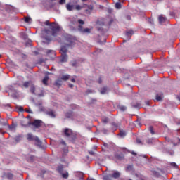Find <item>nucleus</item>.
Returning <instances> with one entry per match:
<instances>
[{
	"label": "nucleus",
	"instance_id": "nucleus-47",
	"mask_svg": "<svg viewBox=\"0 0 180 180\" xmlns=\"http://www.w3.org/2000/svg\"><path fill=\"white\" fill-rule=\"evenodd\" d=\"M98 84H102V78L101 77H100L98 79Z\"/></svg>",
	"mask_w": 180,
	"mask_h": 180
},
{
	"label": "nucleus",
	"instance_id": "nucleus-28",
	"mask_svg": "<svg viewBox=\"0 0 180 180\" xmlns=\"http://www.w3.org/2000/svg\"><path fill=\"white\" fill-rule=\"evenodd\" d=\"M25 23H30L32 22V18L30 17H25Z\"/></svg>",
	"mask_w": 180,
	"mask_h": 180
},
{
	"label": "nucleus",
	"instance_id": "nucleus-60",
	"mask_svg": "<svg viewBox=\"0 0 180 180\" xmlns=\"http://www.w3.org/2000/svg\"><path fill=\"white\" fill-rule=\"evenodd\" d=\"M104 146H105V147H106L108 146V144L107 143H104Z\"/></svg>",
	"mask_w": 180,
	"mask_h": 180
},
{
	"label": "nucleus",
	"instance_id": "nucleus-15",
	"mask_svg": "<svg viewBox=\"0 0 180 180\" xmlns=\"http://www.w3.org/2000/svg\"><path fill=\"white\" fill-rule=\"evenodd\" d=\"M68 51V49H67V46H63L60 49V53L61 54H67V52Z\"/></svg>",
	"mask_w": 180,
	"mask_h": 180
},
{
	"label": "nucleus",
	"instance_id": "nucleus-49",
	"mask_svg": "<svg viewBox=\"0 0 180 180\" xmlns=\"http://www.w3.org/2000/svg\"><path fill=\"white\" fill-rule=\"evenodd\" d=\"M8 89H11V91L13 90V86H9Z\"/></svg>",
	"mask_w": 180,
	"mask_h": 180
},
{
	"label": "nucleus",
	"instance_id": "nucleus-18",
	"mask_svg": "<svg viewBox=\"0 0 180 180\" xmlns=\"http://www.w3.org/2000/svg\"><path fill=\"white\" fill-rule=\"evenodd\" d=\"M57 171L58 172H59V174H63V172L64 171V166H63V165H60V166H58Z\"/></svg>",
	"mask_w": 180,
	"mask_h": 180
},
{
	"label": "nucleus",
	"instance_id": "nucleus-35",
	"mask_svg": "<svg viewBox=\"0 0 180 180\" xmlns=\"http://www.w3.org/2000/svg\"><path fill=\"white\" fill-rule=\"evenodd\" d=\"M132 169H133V165H128L126 169L127 171H131Z\"/></svg>",
	"mask_w": 180,
	"mask_h": 180
},
{
	"label": "nucleus",
	"instance_id": "nucleus-58",
	"mask_svg": "<svg viewBox=\"0 0 180 180\" xmlns=\"http://www.w3.org/2000/svg\"><path fill=\"white\" fill-rule=\"evenodd\" d=\"M100 9H103V6H100Z\"/></svg>",
	"mask_w": 180,
	"mask_h": 180
},
{
	"label": "nucleus",
	"instance_id": "nucleus-34",
	"mask_svg": "<svg viewBox=\"0 0 180 180\" xmlns=\"http://www.w3.org/2000/svg\"><path fill=\"white\" fill-rule=\"evenodd\" d=\"M149 131L151 133V134H155L154 128L153 126L149 127Z\"/></svg>",
	"mask_w": 180,
	"mask_h": 180
},
{
	"label": "nucleus",
	"instance_id": "nucleus-5",
	"mask_svg": "<svg viewBox=\"0 0 180 180\" xmlns=\"http://www.w3.org/2000/svg\"><path fill=\"white\" fill-rule=\"evenodd\" d=\"M41 123L43 122L40 120H34L33 122H32V125L36 127L37 129H39L41 126Z\"/></svg>",
	"mask_w": 180,
	"mask_h": 180
},
{
	"label": "nucleus",
	"instance_id": "nucleus-2",
	"mask_svg": "<svg viewBox=\"0 0 180 180\" xmlns=\"http://www.w3.org/2000/svg\"><path fill=\"white\" fill-rule=\"evenodd\" d=\"M63 133L65 136L67 137L70 141L75 143V141L77 140V134H75L74 131L70 128H65Z\"/></svg>",
	"mask_w": 180,
	"mask_h": 180
},
{
	"label": "nucleus",
	"instance_id": "nucleus-17",
	"mask_svg": "<svg viewBox=\"0 0 180 180\" xmlns=\"http://www.w3.org/2000/svg\"><path fill=\"white\" fill-rule=\"evenodd\" d=\"M72 116H73L72 111H69L65 113V117H67L68 119H71V117H72Z\"/></svg>",
	"mask_w": 180,
	"mask_h": 180
},
{
	"label": "nucleus",
	"instance_id": "nucleus-63",
	"mask_svg": "<svg viewBox=\"0 0 180 180\" xmlns=\"http://www.w3.org/2000/svg\"><path fill=\"white\" fill-rule=\"evenodd\" d=\"M1 131H2V128H0V133H1Z\"/></svg>",
	"mask_w": 180,
	"mask_h": 180
},
{
	"label": "nucleus",
	"instance_id": "nucleus-9",
	"mask_svg": "<svg viewBox=\"0 0 180 180\" xmlns=\"http://www.w3.org/2000/svg\"><path fill=\"white\" fill-rule=\"evenodd\" d=\"M132 34H134V32L132 30L127 31L125 34L127 40H130Z\"/></svg>",
	"mask_w": 180,
	"mask_h": 180
},
{
	"label": "nucleus",
	"instance_id": "nucleus-44",
	"mask_svg": "<svg viewBox=\"0 0 180 180\" xmlns=\"http://www.w3.org/2000/svg\"><path fill=\"white\" fill-rule=\"evenodd\" d=\"M18 110L19 112H23V107H19Z\"/></svg>",
	"mask_w": 180,
	"mask_h": 180
},
{
	"label": "nucleus",
	"instance_id": "nucleus-8",
	"mask_svg": "<svg viewBox=\"0 0 180 180\" xmlns=\"http://www.w3.org/2000/svg\"><path fill=\"white\" fill-rule=\"evenodd\" d=\"M120 172L115 171L113 172V174L112 175H109V176H110V178H114L115 179H117V178H120Z\"/></svg>",
	"mask_w": 180,
	"mask_h": 180
},
{
	"label": "nucleus",
	"instance_id": "nucleus-61",
	"mask_svg": "<svg viewBox=\"0 0 180 180\" xmlns=\"http://www.w3.org/2000/svg\"><path fill=\"white\" fill-rule=\"evenodd\" d=\"M89 154H94V152H89Z\"/></svg>",
	"mask_w": 180,
	"mask_h": 180
},
{
	"label": "nucleus",
	"instance_id": "nucleus-12",
	"mask_svg": "<svg viewBox=\"0 0 180 180\" xmlns=\"http://www.w3.org/2000/svg\"><path fill=\"white\" fill-rule=\"evenodd\" d=\"M66 8L68 11H74V9H75V6L70 4H66Z\"/></svg>",
	"mask_w": 180,
	"mask_h": 180
},
{
	"label": "nucleus",
	"instance_id": "nucleus-16",
	"mask_svg": "<svg viewBox=\"0 0 180 180\" xmlns=\"http://www.w3.org/2000/svg\"><path fill=\"white\" fill-rule=\"evenodd\" d=\"M167 20V18L162 15L159 16V23L162 25V23H164Z\"/></svg>",
	"mask_w": 180,
	"mask_h": 180
},
{
	"label": "nucleus",
	"instance_id": "nucleus-36",
	"mask_svg": "<svg viewBox=\"0 0 180 180\" xmlns=\"http://www.w3.org/2000/svg\"><path fill=\"white\" fill-rule=\"evenodd\" d=\"M102 122H103V123H108V122H109V118L108 117H103L102 119Z\"/></svg>",
	"mask_w": 180,
	"mask_h": 180
},
{
	"label": "nucleus",
	"instance_id": "nucleus-43",
	"mask_svg": "<svg viewBox=\"0 0 180 180\" xmlns=\"http://www.w3.org/2000/svg\"><path fill=\"white\" fill-rule=\"evenodd\" d=\"M148 22L150 23V25H154V20H151L150 18H149Z\"/></svg>",
	"mask_w": 180,
	"mask_h": 180
},
{
	"label": "nucleus",
	"instance_id": "nucleus-26",
	"mask_svg": "<svg viewBox=\"0 0 180 180\" xmlns=\"http://www.w3.org/2000/svg\"><path fill=\"white\" fill-rule=\"evenodd\" d=\"M42 105H43V102H41V101H39L36 103V106H39V108L41 109V110H44L43 108L41 107Z\"/></svg>",
	"mask_w": 180,
	"mask_h": 180
},
{
	"label": "nucleus",
	"instance_id": "nucleus-57",
	"mask_svg": "<svg viewBox=\"0 0 180 180\" xmlns=\"http://www.w3.org/2000/svg\"><path fill=\"white\" fill-rule=\"evenodd\" d=\"M112 22H113V20H112V19L110 20V25H112Z\"/></svg>",
	"mask_w": 180,
	"mask_h": 180
},
{
	"label": "nucleus",
	"instance_id": "nucleus-45",
	"mask_svg": "<svg viewBox=\"0 0 180 180\" xmlns=\"http://www.w3.org/2000/svg\"><path fill=\"white\" fill-rule=\"evenodd\" d=\"M45 25H46V26H49V25H50V21L46 20V21L45 22Z\"/></svg>",
	"mask_w": 180,
	"mask_h": 180
},
{
	"label": "nucleus",
	"instance_id": "nucleus-46",
	"mask_svg": "<svg viewBox=\"0 0 180 180\" xmlns=\"http://www.w3.org/2000/svg\"><path fill=\"white\" fill-rule=\"evenodd\" d=\"M136 143L138 144H141V141L140 139H136Z\"/></svg>",
	"mask_w": 180,
	"mask_h": 180
},
{
	"label": "nucleus",
	"instance_id": "nucleus-51",
	"mask_svg": "<svg viewBox=\"0 0 180 180\" xmlns=\"http://www.w3.org/2000/svg\"><path fill=\"white\" fill-rule=\"evenodd\" d=\"M69 88H74V84H69Z\"/></svg>",
	"mask_w": 180,
	"mask_h": 180
},
{
	"label": "nucleus",
	"instance_id": "nucleus-54",
	"mask_svg": "<svg viewBox=\"0 0 180 180\" xmlns=\"http://www.w3.org/2000/svg\"><path fill=\"white\" fill-rule=\"evenodd\" d=\"M71 82H75V79H71Z\"/></svg>",
	"mask_w": 180,
	"mask_h": 180
},
{
	"label": "nucleus",
	"instance_id": "nucleus-21",
	"mask_svg": "<svg viewBox=\"0 0 180 180\" xmlns=\"http://www.w3.org/2000/svg\"><path fill=\"white\" fill-rule=\"evenodd\" d=\"M47 82H49V76H46L42 80L44 85H49Z\"/></svg>",
	"mask_w": 180,
	"mask_h": 180
},
{
	"label": "nucleus",
	"instance_id": "nucleus-23",
	"mask_svg": "<svg viewBox=\"0 0 180 180\" xmlns=\"http://www.w3.org/2000/svg\"><path fill=\"white\" fill-rule=\"evenodd\" d=\"M30 92L31 94H34V95L36 94V87L33 84L30 87Z\"/></svg>",
	"mask_w": 180,
	"mask_h": 180
},
{
	"label": "nucleus",
	"instance_id": "nucleus-33",
	"mask_svg": "<svg viewBox=\"0 0 180 180\" xmlns=\"http://www.w3.org/2000/svg\"><path fill=\"white\" fill-rule=\"evenodd\" d=\"M30 84V83L29 82H25L24 84H23L24 88H29Z\"/></svg>",
	"mask_w": 180,
	"mask_h": 180
},
{
	"label": "nucleus",
	"instance_id": "nucleus-39",
	"mask_svg": "<svg viewBox=\"0 0 180 180\" xmlns=\"http://www.w3.org/2000/svg\"><path fill=\"white\" fill-rule=\"evenodd\" d=\"M172 167H174V168H178V165L175 162H172L171 163Z\"/></svg>",
	"mask_w": 180,
	"mask_h": 180
},
{
	"label": "nucleus",
	"instance_id": "nucleus-48",
	"mask_svg": "<svg viewBox=\"0 0 180 180\" xmlns=\"http://www.w3.org/2000/svg\"><path fill=\"white\" fill-rule=\"evenodd\" d=\"M72 65L73 67H75V65H77V62H76V61L73 62V63H72Z\"/></svg>",
	"mask_w": 180,
	"mask_h": 180
},
{
	"label": "nucleus",
	"instance_id": "nucleus-40",
	"mask_svg": "<svg viewBox=\"0 0 180 180\" xmlns=\"http://www.w3.org/2000/svg\"><path fill=\"white\" fill-rule=\"evenodd\" d=\"M60 144H62V146H67V143H65V141H64L63 139L60 141Z\"/></svg>",
	"mask_w": 180,
	"mask_h": 180
},
{
	"label": "nucleus",
	"instance_id": "nucleus-1",
	"mask_svg": "<svg viewBox=\"0 0 180 180\" xmlns=\"http://www.w3.org/2000/svg\"><path fill=\"white\" fill-rule=\"evenodd\" d=\"M50 29L51 31L50 30H45L43 35V39L48 43L53 40V37H57V36H58L60 26L55 22H52L50 25Z\"/></svg>",
	"mask_w": 180,
	"mask_h": 180
},
{
	"label": "nucleus",
	"instance_id": "nucleus-22",
	"mask_svg": "<svg viewBox=\"0 0 180 180\" xmlns=\"http://www.w3.org/2000/svg\"><path fill=\"white\" fill-rule=\"evenodd\" d=\"M108 91V87H106V86H104V87H103L102 89H101V94H102V95H105V94H106V92Z\"/></svg>",
	"mask_w": 180,
	"mask_h": 180
},
{
	"label": "nucleus",
	"instance_id": "nucleus-64",
	"mask_svg": "<svg viewBox=\"0 0 180 180\" xmlns=\"http://www.w3.org/2000/svg\"><path fill=\"white\" fill-rule=\"evenodd\" d=\"M82 2H85V1H86V0H82Z\"/></svg>",
	"mask_w": 180,
	"mask_h": 180
},
{
	"label": "nucleus",
	"instance_id": "nucleus-30",
	"mask_svg": "<svg viewBox=\"0 0 180 180\" xmlns=\"http://www.w3.org/2000/svg\"><path fill=\"white\" fill-rule=\"evenodd\" d=\"M84 8V6H82L80 5H76L75 6V9H76V11H81V9H82Z\"/></svg>",
	"mask_w": 180,
	"mask_h": 180
},
{
	"label": "nucleus",
	"instance_id": "nucleus-7",
	"mask_svg": "<svg viewBox=\"0 0 180 180\" xmlns=\"http://www.w3.org/2000/svg\"><path fill=\"white\" fill-rule=\"evenodd\" d=\"M78 30H79V32H82V33H91V29H89V28L84 29L82 25L78 26Z\"/></svg>",
	"mask_w": 180,
	"mask_h": 180
},
{
	"label": "nucleus",
	"instance_id": "nucleus-59",
	"mask_svg": "<svg viewBox=\"0 0 180 180\" xmlns=\"http://www.w3.org/2000/svg\"><path fill=\"white\" fill-rule=\"evenodd\" d=\"M56 40H58V41H60L61 39H56Z\"/></svg>",
	"mask_w": 180,
	"mask_h": 180
},
{
	"label": "nucleus",
	"instance_id": "nucleus-56",
	"mask_svg": "<svg viewBox=\"0 0 180 180\" xmlns=\"http://www.w3.org/2000/svg\"><path fill=\"white\" fill-rule=\"evenodd\" d=\"M176 140H177V141H179V144L180 143V139L179 138H176Z\"/></svg>",
	"mask_w": 180,
	"mask_h": 180
},
{
	"label": "nucleus",
	"instance_id": "nucleus-27",
	"mask_svg": "<svg viewBox=\"0 0 180 180\" xmlns=\"http://www.w3.org/2000/svg\"><path fill=\"white\" fill-rule=\"evenodd\" d=\"M116 9H122V4L120 2H117L115 4Z\"/></svg>",
	"mask_w": 180,
	"mask_h": 180
},
{
	"label": "nucleus",
	"instance_id": "nucleus-19",
	"mask_svg": "<svg viewBox=\"0 0 180 180\" xmlns=\"http://www.w3.org/2000/svg\"><path fill=\"white\" fill-rule=\"evenodd\" d=\"M60 79H62V81H68V79H70V75H63Z\"/></svg>",
	"mask_w": 180,
	"mask_h": 180
},
{
	"label": "nucleus",
	"instance_id": "nucleus-55",
	"mask_svg": "<svg viewBox=\"0 0 180 180\" xmlns=\"http://www.w3.org/2000/svg\"><path fill=\"white\" fill-rule=\"evenodd\" d=\"M177 99H178V101H179V102H180V94L177 96Z\"/></svg>",
	"mask_w": 180,
	"mask_h": 180
},
{
	"label": "nucleus",
	"instance_id": "nucleus-50",
	"mask_svg": "<svg viewBox=\"0 0 180 180\" xmlns=\"http://www.w3.org/2000/svg\"><path fill=\"white\" fill-rule=\"evenodd\" d=\"M131 154H132V155H137V153H136L134 152V151L131 152Z\"/></svg>",
	"mask_w": 180,
	"mask_h": 180
},
{
	"label": "nucleus",
	"instance_id": "nucleus-6",
	"mask_svg": "<svg viewBox=\"0 0 180 180\" xmlns=\"http://www.w3.org/2000/svg\"><path fill=\"white\" fill-rule=\"evenodd\" d=\"M84 6H87L88 9L85 10V12L87 15H91L92 13V11H94V6L93 5H87L84 4Z\"/></svg>",
	"mask_w": 180,
	"mask_h": 180
},
{
	"label": "nucleus",
	"instance_id": "nucleus-24",
	"mask_svg": "<svg viewBox=\"0 0 180 180\" xmlns=\"http://www.w3.org/2000/svg\"><path fill=\"white\" fill-rule=\"evenodd\" d=\"M6 176V178H8V179H13V174L12 173H7Z\"/></svg>",
	"mask_w": 180,
	"mask_h": 180
},
{
	"label": "nucleus",
	"instance_id": "nucleus-32",
	"mask_svg": "<svg viewBox=\"0 0 180 180\" xmlns=\"http://www.w3.org/2000/svg\"><path fill=\"white\" fill-rule=\"evenodd\" d=\"M119 136H120V137H124L126 136V132H124V131H120Z\"/></svg>",
	"mask_w": 180,
	"mask_h": 180
},
{
	"label": "nucleus",
	"instance_id": "nucleus-42",
	"mask_svg": "<svg viewBox=\"0 0 180 180\" xmlns=\"http://www.w3.org/2000/svg\"><path fill=\"white\" fill-rule=\"evenodd\" d=\"M53 50L48 49L46 53V54H50V53H53Z\"/></svg>",
	"mask_w": 180,
	"mask_h": 180
},
{
	"label": "nucleus",
	"instance_id": "nucleus-4",
	"mask_svg": "<svg viewBox=\"0 0 180 180\" xmlns=\"http://www.w3.org/2000/svg\"><path fill=\"white\" fill-rule=\"evenodd\" d=\"M66 40L68 42H69L67 44L68 47L74 46V44H75V39H74L71 35H67Z\"/></svg>",
	"mask_w": 180,
	"mask_h": 180
},
{
	"label": "nucleus",
	"instance_id": "nucleus-20",
	"mask_svg": "<svg viewBox=\"0 0 180 180\" xmlns=\"http://www.w3.org/2000/svg\"><path fill=\"white\" fill-rule=\"evenodd\" d=\"M62 81L60 79H58L56 82H55V84L56 85V86H58V88H60V86H61L62 85Z\"/></svg>",
	"mask_w": 180,
	"mask_h": 180
},
{
	"label": "nucleus",
	"instance_id": "nucleus-53",
	"mask_svg": "<svg viewBox=\"0 0 180 180\" xmlns=\"http://www.w3.org/2000/svg\"><path fill=\"white\" fill-rule=\"evenodd\" d=\"M9 129H10V130H13V126H10Z\"/></svg>",
	"mask_w": 180,
	"mask_h": 180
},
{
	"label": "nucleus",
	"instance_id": "nucleus-10",
	"mask_svg": "<svg viewBox=\"0 0 180 180\" xmlns=\"http://www.w3.org/2000/svg\"><path fill=\"white\" fill-rule=\"evenodd\" d=\"M61 63H67L68 61V56L67 53H61Z\"/></svg>",
	"mask_w": 180,
	"mask_h": 180
},
{
	"label": "nucleus",
	"instance_id": "nucleus-25",
	"mask_svg": "<svg viewBox=\"0 0 180 180\" xmlns=\"http://www.w3.org/2000/svg\"><path fill=\"white\" fill-rule=\"evenodd\" d=\"M61 175H62L63 178H64L65 179H67L69 176L68 172L62 173Z\"/></svg>",
	"mask_w": 180,
	"mask_h": 180
},
{
	"label": "nucleus",
	"instance_id": "nucleus-13",
	"mask_svg": "<svg viewBox=\"0 0 180 180\" xmlns=\"http://www.w3.org/2000/svg\"><path fill=\"white\" fill-rule=\"evenodd\" d=\"M132 108H134L135 109H140V106H141V103H131Z\"/></svg>",
	"mask_w": 180,
	"mask_h": 180
},
{
	"label": "nucleus",
	"instance_id": "nucleus-52",
	"mask_svg": "<svg viewBox=\"0 0 180 180\" xmlns=\"http://www.w3.org/2000/svg\"><path fill=\"white\" fill-rule=\"evenodd\" d=\"M27 113H33V112L32 111V110H27Z\"/></svg>",
	"mask_w": 180,
	"mask_h": 180
},
{
	"label": "nucleus",
	"instance_id": "nucleus-3",
	"mask_svg": "<svg viewBox=\"0 0 180 180\" xmlns=\"http://www.w3.org/2000/svg\"><path fill=\"white\" fill-rule=\"evenodd\" d=\"M27 139L28 140V141H36V143H37V146H41V141H40L39 137L34 136L33 134H27Z\"/></svg>",
	"mask_w": 180,
	"mask_h": 180
},
{
	"label": "nucleus",
	"instance_id": "nucleus-29",
	"mask_svg": "<svg viewBox=\"0 0 180 180\" xmlns=\"http://www.w3.org/2000/svg\"><path fill=\"white\" fill-rule=\"evenodd\" d=\"M15 141L16 143H19L20 141H22V136H18L15 138Z\"/></svg>",
	"mask_w": 180,
	"mask_h": 180
},
{
	"label": "nucleus",
	"instance_id": "nucleus-62",
	"mask_svg": "<svg viewBox=\"0 0 180 180\" xmlns=\"http://www.w3.org/2000/svg\"><path fill=\"white\" fill-rule=\"evenodd\" d=\"M128 19H129V20L131 19V17H128Z\"/></svg>",
	"mask_w": 180,
	"mask_h": 180
},
{
	"label": "nucleus",
	"instance_id": "nucleus-11",
	"mask_svg": "<svg viewBox=\"0 0 180 180\" xmlns=\"http://www.w3.org/2000/svg\"><path fill=\"white\" fill-rule=\"evenodd\" d=\"M162 98H164V94L162 93H160L156 94V101H158V102H161V101H162Z\"/></svg>",
	"mask_w": 180,
	"mask_h": 180
},
{
	"label": "nucleus",
	"instance_id": "nucleus-38",
	"mask_svg": "<svg viewBox=\"0 0 180 180\" xmlns=\"http://www.w3.org/2000/svg\"><path fill=\"white\" fill-rule=\"evenodd\" d=\"M78 23H79L80 26L81 25H85V22L81 19L78 20Z\"/></svg>",
	"mask_w": 180,
	"mask_h": 180
},
{
	"label": "nucleus",
	"instance_id": "nucleus-31",
	"mask_svg": "<svg viewBox=\"0 0 180 180\" xmlns=\"http://www.w3.org/2000/svg\"><path fill=\"white\" fill-rule=\"evenodd\" d=\"M112 126L113 129H117L119 127V124H117L116 122H112Z\"/></svg>",
	"mask_w": 180,
	"mask_h": 180
},
{
	"label": "nucleus",
	"instance_id": "nucleus-37",
	"mask_svg": "<svg viewBox=\"0 0 180 180\" xmlns=\"http://www.w3.org/2000/svg\"><path fill=\"white\" fill-rule=\"evenodd\" d=\"M120 110H122V112H124V110H126L127 109V108L126 106L122 105V106L120 107Z\"/></svg>",
	"mask_w": 180,
	"mask_h": 180
},
{
	"label": "nucleus",
	"instance_id": "nucleus-14",
	"mask_svg": "<svg viewBox=\"0 0 180 180\" xmlns=\"http://www.w3.org/2000/svg\"><path fill=\"white\" fill-rule=\"evenodd\" d=\"M46 115H48L49 116H50L51 117H52L53 119H54V117H56V113L53 110L46 111Z\"/></svg>",
	"mask_w": 180,
	"mask_h": 180
},
{
	"label": "nucleus",
	"instance_id": "nucleus-41",
	"mask_svg": "<svg viewBox=\"0 0 180 180\" xmlns=\"http://www.w3.org/2000/svg\"><path fill=\"white\" fill-rule=\"evenodd\" d=\"M59 4L60 5H64V4H65V0H60Z\"/></svg>",
	"mask_w": 180,
	"mask_h": 180
}]
</instances>
